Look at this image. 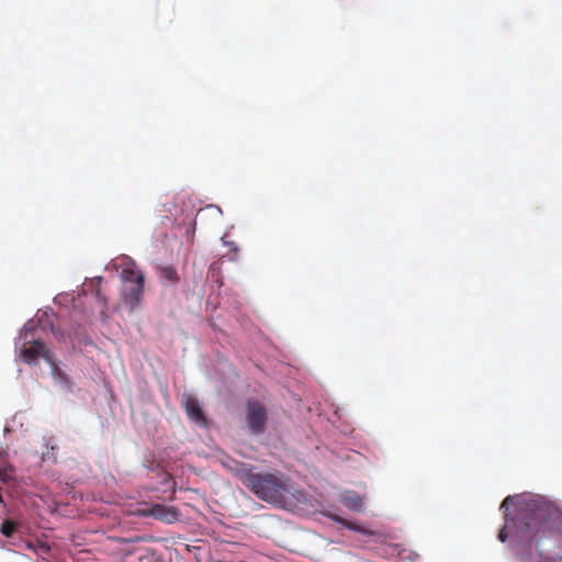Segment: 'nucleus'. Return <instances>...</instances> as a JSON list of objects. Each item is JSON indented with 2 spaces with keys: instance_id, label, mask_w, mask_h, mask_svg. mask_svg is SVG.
<instances>
[{
  "instance_id": "1",
  "label": "nucleus",
  "mask_w": 562,
  "mask_h": 562,
  "mask_svg": "<svg viewBox=\"0 0 562 562\" xmlns=\"http://www.w3.org/2000/svg\"><path fill=\"white\" fill-rule=\"evenodd\" d=\"M550 517L549 508L543 505L528 504L519 507L510 522L507 520L505 527L499 531L498 539L505 542L508 538L507 529H512L515 536L529 540L549 528Z\"/></svg>"
},
{
  "instance_id": "2",
  "label": "nucleus",
  "mask_w": 562,
  "mask_h": 562,
  "mask_svg": "<svg viewBox=\"0 0 562 562\" xmlns=\"http://www.w3.org/2000/svg\"><path fill=\"white\" fill-rule=\"evenodd\" d=\"M237 476L261 501L280 504L285 498L286 485L273 473L254 472L252 468H241Z\"/></svg>"
},
{
  "instance_id": "3",
  "label": "nucleus",
  "mask_w": 562,
  "mask_h": 562,
  "mask_svg": "<svg viewBox=\"0 0 562 562\" xmlns=\"http://www.w3.org/2000/svg\"><path fill=\"white\" fill-rule=\"evenodd\" d=\"M121 280L123 283L121 289L122 300L133 311L143 300L145 274L134 261L130 260L122 267Z\"/></svg>"
},
{
  "instance_id": "4",
  "label": "nucleus",
  "mask_w": 562,
  "mask_h": 562,
  "mask_svg": "<svg viewBox=\"0 0 562 562\" xmlns=\"http://www.w3.org/2000/svg\"><path fill=\"white\" fill-rule=\"evenodd\" d=\"M267 412L257 401H248L246 406V423L252 434H262L266 429Z\"/></svg>"
},
{
  "instance_id": "5",
  "label": "nucleus",
  "mask_w": 562,
  "mask_h": 562,
  "mask_svg": "<svg viewBox=\"0 0 562 562\" xmlns=\"http://www.w3.org/2000/svg\"><path fill=\"white\" fill-rule=\"evenodd\" d=\"M21 357L26 363L35 362L40 357L49 360V351L41 340H33L32 344L25 342L21 349Z\"/></svg>"
},
{
  "instance_id": "6",
  "label": "nucleus",
  "mask_w": 562,
  "mask_h": 562,
  "mask_svg": "<svg viewBox=\"0 0 562 562\" xmlns=\"http://www.w3.org/2000/svg\"><path fill=\"white\" fill-rule=\"evenodd\" d=\"M186 412L190 420L201 426L206 425V417L202 411L200 402L195 397H188L184 403Z\"/></svg>"
},
{
  "instance_id": "7",
  "label": "nucleus",
  "mask_w": 562,
  "mask_h": 562,
  "mask_svg": "<svg viewBox=\"0 0 562 562\" xmlns=\"http://www.w3.org/2000/svg\"><path fill=\"white\" fill-rule=\"evenodd\" d=\"M150 515L165 522H173L179 518V512L172 506H165L161 504L153 505Z\"/></svg>"
},
{
  "instance_id": "8",
  "label": "nucleus",
  "mask_w": 562,
  "mask_h": 562,
  "mask_svg": "<svg viewBox=\"0 0 562 562\" xmlns=\"http://www.w3.org/2000/svg\"><path fill=\"white\" fill-rule=\"evenodd\" d=\"M339 502L350 510L361 512L363 508L362 497L353 491H347L339 497Z\"/></svg>"
},
{
  "instance_id": "9",
  "label": "nucleus",
  "mask_w": 562,
  "mask_h": 562,
  "mask_svg": "<svg viewBox=\"0 0 562 562\" xmlns=\"http://www.w3.org/2000/svg\"><path fill=\"white\" fill-rule=\"evenodd\" d=\"M326 516L331 519L333 521L344 526L345 528L349 529V530H352V531H356V532H359V533H362V535H368V536H371L373 535L372 531H369L367 529H364L363 527L352 522V521H349L336 514H333V513H327Z\"/></svg>"
},
{
  "instance_id": "10",
  "label": "nucleus",
  "mask_w": 562,
  "mask_h": 562,
  "mask_svg": "<svg viewBox=\"0 0 562 562\" xmlns=\"http://www.w3.org/2000/svg\"><path fill=\"white\" fill-rule=\"evenodd\" d=\"M158 277L165 283L177 284L179 282V276L173 266L160 267L158 269Z\"/></svg>"
},
{
  "instance_id": "11",
  "label": "nucleus",
  "mask_w": 562,
  "mask_h": 562,
  "mask_svg": "<svg viewBox=\"0 0 562 562\" xmlns=\"http://www.w3.org/2000/svg\"><path fill=\"white\" fill-rule=\"evenodd\" d=\"M15 528H16V525L15 522L11 521V520H4L1 525V533L4 536V537H12L13 532L15 531Z\"/></svg>"
},
{
  "instance_id": "12",
  "label": "nucleus",
  "mask_w": 562,
  "mask_h": 562,
  "mask_svg": "<svg viewBox=\"0 0 562 562\" xmlns=\"http://www.w3.org/2000/svg\"><path fill=\"white\" fill-rule=\"evenodd\" d=\"M53 372L56 381H58L59 383L67 387H70L69 378L60 369L55 368Z\"/></svg>"
},
{
  "instance_id": "13",
  "label": "nucleus",
  "mask_w": 562,
  "mask_h": 562,
  "mask_svg": "<svg viewBox=\"0 0 562 562\" xmlns=\"http://www.w3.org/2000/svg\"><path fill=\"white\" fill-rule=\"evenodd\" d=\"M513 499H514V497H513V496H507V497L503 501V503H502V505H501V508H502V509L507 508V507L509 506V504H512Z\"/></svg>"
},
{
  "instance_id": "14",
  "label": "nucleus",
  "mask_w": 562,
  "mask_h": 562,
  "mask_svg": "<svg viewBox=\"0 0 562 562\" xmlns=\"http://www.w3.org/2000/svg\"><path fill=\"white\" fill-rule=\"evenodd\" d=\"M97 297L99 301L102 302L103 306H106V304H108L106 299H105V296L101 295L100 290H97Z\"/></svg>"
},
{
  "instance_id": "15",
  "label": "nucleus",
  "mask_w": 562,
  "mask_h": 562,
  "mask_svg": "<svg viewBox=\"0 0 562 562\" xmlns=\"http://www.w3.org/2000/svg\"><path fill=\"white\" fill-rule=\"evenodd\" d=\"M0 504L4 505V501H3V497H2L1 493H0Z\"/></svg>"
}]
</instances>
